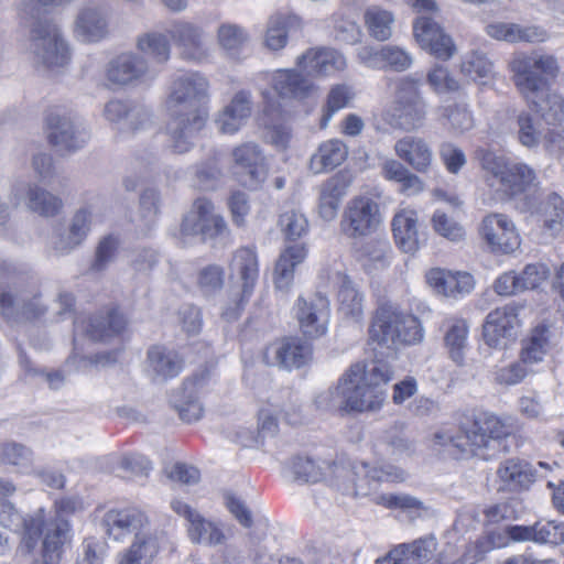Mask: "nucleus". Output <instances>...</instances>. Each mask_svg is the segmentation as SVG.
<instances>
[{"label":"nucleus","mask_w":564,"mask_h":564,"mask_svg":"<svg viewBox=\"0 0 564 564\" xmlns=\"http://www.w3.org/2000/svg\"><path fill=\"white\" fill-rule=\"evenodd\" d=\"M209 80L198 72L177 75L171 82L165 100L171 116L167 124L170 147L185 153L194 144L208 118Z\"/></svg>","instance_id":"obj_1"},{"label":"nucleus","mask_w":564,"mask_h":564,"mask_svg":"<svg viewBox=\"0 0 564 564\" xmlns=\"http://www.w3.org/2000/svg\"><path fill=\"white\" fill-rule=\"evenodd\" d=\"M511 434V427L492 413H480L463 423L456 433L447 431L434 434V443L454 457L479 456L488 459L489 451H496L501 440Z\"/></svg>","instance_id":"obj_2"},{"label":"nucleus","mask_w":564,"mask_h":564,"mask_svg":"<svg viewBox=\"0 0 564 564\" xmlns=\"http://www.w3.org/2000/svg\"><path fill=\"white\" fill-rule=\"evenodd\" d=\"M44 7H56V0L21 1L22 12L30 17L28 48L36 65L47 69L64 67L70 59L68 43L54 19L41 15Z\"/></svg>","instance_id":"obj_3"},{"label":"nucleus","mask_w":564,"mask_h":564,"mask_svg":"<svg viewBox=\"0 0 564 564\" xmlns=\"http://www.w3.org/2000/svg\"><path fill=\"white\" fill-rule=\"evenodd\" d=\"M477 158L489 186L505 195H522L539 185L535 170L524 162L510 161L488 149L477 150Z\"/></svg>","instance_id":"obj_4"},{"label":"nucleus","mask_w":564,"mask_h":564,"mask_svg":"<svg viewBox=\"0 0 564 564\" xmlns=\"http://www.w3.org/2000/svg\"><path fill=\"white\" fill-rule=\"evenodd\" d=\"M369 335L373 341L391 349L415 345L424 336L419 318L390 302L381 303L377 308Z\"/></svg>","instance_id":"obj_5"},{"label":"nucleus","mask_w":564,"mask_h":564,"mask_svg":"<svg viewBox=\"0 0 564 564\" xmlns=\"http://www.w3.org/2000/svg\"><path fill=\"white\" fill-rule=\"evenodd\" d=\"M511 79L523 98H532L560 74V64L552 54L519 53L509 63Z\"/></svg>","instance_id":"obj_6"},{"label":"nucleus","mask_w":564,"mask_h":564,"mask_svg":"<svg viewBox=\"0 0 564 564\" xmlns=\"http://www.w3.org/2000/svg\"><path fill=\"white\" fill-rule=\"evenodd\" d=\"M111 9L106 3L88 1L82 4L73 21V35L84 44H96L110 35Z\"/></svg>","instance_id":"obj_7"},{"label":"nucleus","mask_w":564,"mask_h":564,"mask_svg":"<svg viewBox=\"0 0 564 564\" xmlns=\"http://www.w3.org/2000/svg\"><path fill=\"white\" fill-rule=\"evenodd\" d=\"M47 137L52 145L61 152H74L82 149L90 138L85 124L77 117L51 110L46 116Z\"/></svg>","instance_id":"obj_8"},{"label":"nucleus","mask_w":564,"mask_h":564,"mask_svg":"<svg viewBox=\"0 0 564 564\" xmlns=\"http://www.w3.org/2000/svg\"><path fill=\"white\" fill-rule=\"evenodd\" d=\"M380 224L379 204L371 197L359 195L347 203L340 228L349 238H361L376 231Z\"/></svg>","instance_id":"obj_9"},{"label":"nucleus","mask_w":564,"mask_h":564,"mask_svg":"<svg viewBox=\"0 0 564 564\" xmlns=\"http://www.w3.org/2000/svg\"><path fill=\"white\" fill-rule=\"evenodd\" d=\"M226 232L227 224L224 217L214 213L213 203L205 197L194 202L181 225V234L184 237L199 236L203 241L224 236Z\"/></svg>","instance_id":"obj_10"},{"label":"nucleus","mask_w":564,"mask_h":564,"mask_svg":"<svg viewBox=\"0 0 564 564\" xmlns=\"http://www.w3.org/2000/svg\"><path fill=\"white\" fill-rule=\"evenodd\" d=\"M300 330L307 338H318L328 328L330 306L327 296L315 293L308 297L300 296L293 307Z\"/></svg>","instance_id":"obj_11"},{"label":"nucleus","mask_w":564,"mask_h":564,"mask_svg":"<svg viewBox=\"0 0 564 564\" xmlns=\"http://www.w3.org/2000/svg\"><path fill=\"white\" fill-rule=\"evenodd\" d=\"M346 412L376 411L383 404L384 389L371 388L362 380V366L352 365L344 375Z\"/></svg>","instance_id":"obj_12"},{"label":"nucleus","mask_w":564,"mask_h":564,"mask_svg":"<svg viewBox=\"0 0 564 564\" xmlns=\"http://www.w3.org/2000/svg\"><path fill=\"white\" fill-rule=\"evenodd\" d=\"M236 174L245 187L257 189L267 178L268 165L260 147L254 142H246L232 151Z\"/></svg>","instance_id":"obj_13"},{"label":"nucleus","mask_w":564,"mask_h":564,"mask_svg":"<svg viewBox=\"0 0 564 564\" xmlns=\"http://www.w3.org/2000/svg\"><path fill=\"white\" fill-rule=\"evenodd\" d=\"M520 306L509 303L491 311L482 326L484 338L487 345L495 348H506L516 339L517 329L520 325L518 318Z\"/></svg>","instance_id":"obj_14"},{"label":"nucleus","mask_w":564,"mask_h":564,"mask_svg":"<svg viewBox=\"0 0 564 564\" xmlns=\"http://www.w3.org/2000/svg\"><path fill=\"white\" fill-rule=\"evenodd\" d=\"M231 273L239 276L242 283L241 296L235 304V308L227 307L223 316L227 321L237 319L240 311L243 308L245 303L248 301L253 292L256 282L259 275L258 259L256 251L252 248H240L232 257L230 264Z\"/></svg>","instance_id":"obj_15"},{"label":"nucleus","mask_w":564,"mask_h":564,"mask_svg":"<svg viewBox=\"0 0 564 564\" xmlns=\"http://www.w3.org/2000/svg\"><path fill=\"white\" fill-rule=\"evenodd\" d=\"M171 508L178 516L187 520V533L193 543L206 546H216L225 543L226 534L219 522L204 518L198 511L181 500H173Z\"/></svg>","instance_id":"obj_16"},{"label":"nucleus","mask_w":564,"mask_h":564,"mask_svg":"<svg viewBox=\"0 0 564 564\" xmlns=\"http://www.w3.org/2000/svg\"><path fill=\"white\" fill-rule=\"evenodd\" d=\"M107 79L118 86L152 80L156 73L151 70L144 56L132 52L112 58L106 69Z\"/></svg>","instance_id":"obj_17"},{"label":"nucleus","mask_w":564,"mask_h":564,"mask_svg":"<svg viewBox=\"0 0 564 564\" xmlns=\"http://www.w3.org/2000/svg\"><path fill=\"white\" fill-rule=\"evenodd\" d=\"M479 234L495 252L511 253L520 247V238L513 223L503 214L484 217Z\"/></svg>","instance_id":"obj_18"},{"label":"nucleus","mask_w":564,"mask_h":564,"mask_svg":"<svg viewBox=\"0 0 564 564\" xmlns=\"http://www.w3.org/2000/svg\"><path fill=\"white\" fill-rule=\"evenodd\" d=\"M56 513L54 518L45 520L44 512L40 509L33 517L24 519V534L20 550L22 553H31L45 530V524L56 522L58 519H64L66 516L74 514L84 510V502L79 497H65L55 502Z\"/></svg>","instance_id":"obj_19"},{"label":"nucleus","mask_w":564,"mask_h":564,"mask_svg":"<svg viewBox=\"0 0 564 564\" xmlns=\"http://www.w3.org/2000/svg\"><path fill=\"white\" fill-rule=\"evenodd\" d=\"M312 358V345L297 337L285 338L267 347L263 359L267 365L285 369L301 368Z\"/></svg>","instance_id":"obj_20"},{"label":"nucleus","mask_w":564,"mask_h":564,"mask_svg":"<svg viewBox=\"0 0 564 564\" xmlns=\"http://www.w3.org/2000/svg\"><path fill=\"white\" fill-rule=\"evenodd\" d=\"M413 33L420 46L435 57L448 59L453 56L455 46L451 36L432 17L420 15L413 24Z\"/></svg>","instance_id":"obj_21"},{"label":"nucleus","mask_w":564,"mask_h":564,"mask_svg":"<svg viewBox=\"0 0 564 564\" xmlns=\"http://www.w3.org/2000/svg\"><path fill=\"white\" fill-rule=\"evenodd\" d=\"M296 66L308 76H332L343 72L346 66V58L334 48L314 47L296 58Z\"/></svg>","instance_id":"obj_22"},{"label":"nucleus","mask_w":564,"mask_h":564,"mask_svg":"<svg viewBox=\"0 0 564 564\" xmlns=\"http://www.w3.org/2000/svg\"><path fill=\"white\" fill-rule=\"evenodd\" d=\"M169 35L187 61H200L206 56L204 29L189 21L176 20L169 29Z\"/></svg>","instance_id":"obj_23"},{"label":"nucleus","mask_w":564,"mask_h":564,"mask_svg":"<svg viewBox=\"0 0 564 564\" xmlns=\"http://www.w3.org/2000/svg\"><path fill=\"white\" fill-rule=\"evenodd\" d=\"M354 475L352 492L356 496H367L371 490L376 489L377 486L382 481H403L405 479V471L393 465L382 466H369L366 463H361L354 467V470L349 473Z\"/></svg>","instance_id":"obj_24"},{"label":"nucleus","mask_w":564,"mask_h":564,"mask_svg":"<svg viewBox=\"0 0 564 564\" xmlns=\"http://www.w3.org/2000/svg\"><path fill=\"white\" fill-rule=\"evenodd\" d=\"M500 482L498 490L520 492L528 490L535 481V469L525 459L508 458L497 469Z\"/></svg>","instance_id":"obj_25"},{"label":"nucleus","mask_w":564,"mask_h":564,"mask_svg":"<svg viewBox=\"0 0 564 564\" xmlns=\"http://www.w3.org/2000/svg\"><path fill=\"white\" fill-rule=\"evenodd\" d=\"M148 523L149 519L145 513L137 508L109 510L101 521L105 533L115 540H120L132 532L140 533L139 531Z\"/></svg>","instance_id":"obj_26"},{"label":"nucleus","mask_w":564,"mask_h":564,"mask_svg":"<svg viewBox=\"0 0 564 564\" xmlns=\"http://www.w3.org/2000/svg\"><path fill=\"white\" fill-rule=\"evenodd\" d=\"M426 281L437 294L456 299L474 289V278L467 272H452L435 268L427 272Z\"/></svg>","instance_id":"obj_27"},{"label":"nucleus","mask_w":564,"mask_h":564,"mask_svg":"<svg viewBox=\"0 0 564 564\" xmlns=\"http://www.w3.org/2000/svg\"><path fill=\"white\" fill-rule=\"evenodd\" d=\"M394 151L398 158L415 172L426 174L431 171L433 150L424 139L414 135L403 137L395 142Z\"/></svg>","instance_id":"obj_28"},{"label":"nucleus","mask_w":564,"mask_h":564,"mask_svg":"<svg viewBox=\"0 0 564 564\" xmlns=\"http://www.w3.org/2000/svg\"><path fill=\"white\" fill-rule=\"evenodd\" d=\"M251 94L246 90L236 93L216 118L218 130L227 134L236 133L251 116Z\"/></svg>","instance_id":"obj_29"},{"label":"nucleus","mask_w":564,"mask_h":564,"mask_svg":"<svg viewBox=\"0 0 564 564\" xmlns=\"http://www.w3.org/2000/svg\"><path fill=\"white\" fill-rule=\"evenodd\" d=\"M182 370V359L174 350L154 345L147 352V371L154 382H165Z\"/></svg>","instance_id":"obj_30"},{"label":"nucleus","mask_w":564,"mask_h":564,"mask_svg":"<svg viewBox=\"0 0 564 564\" xmlns=\"http://www.w3.org/2000/svg\"><path fill=\"white\" fill-rule=\"evenodd\" d=\"M44 313L45 307L37 296L29 299L24 295H14L10 291H0V314L8 321H29Z\"/></svg>","instance_id":"obj_31"},{"label":"nucleus","mask_w":564,"mask_h":564,"mask_svg":"<svg viewBox=\"0 0 564 564\" xmlns=\"http://www.w3.org/2000/svg\"><path fill=\"white\" fill-rule=\"evenodd\" d=\"M436 550L434 538L420 539L411 544H401L378 558L376 564H425Z\"/></svg>","instance_id":"obj_32"},{"label":"nucleus","mask_w":564,"mask_h":564,"mask_svg":"<svg viewBox=\"0 0 564 564\" xmlns=\"http://www.w3.org/2000/svg\"><path fill=\"white\" fill-rule=\"evenodd\" d=\"M69 523L64 519L45 524L40 554L30 564H58L61 547L69 539Z\"/></svg>","instance_id":"obj_33"},{"label":"nucleus","mask_w":564,"mask_h":564,"mask_svg":"<svg viewBox=\"0 0 564 564\" xmlns=\"http://www.w3.org/2000/svg\"><path fill=\"white\" fill-rule=\"evenodd\" d=\"M489 36L510 43L527 42L542 43L549 39V33L541 26H521L514 23H494L486 26Z\"/></svg>","instance_id":"obj_34"},{"label":"nucleus","mask_w":564,"mask_h":564,"mask_svg":"<svg viewBox=\"0 0 564 564\" xmlns=\"http://www.w3.org/2000/svg\"><path fill=\"white\" fill-rule=\"evenodd\" d=\"M392 230L397 245L405 253H415L421 243L417 230V217L414 210L403 209L392 220Z\"/></svg>","instance_id":"obj_35"},{"label":"nucleus","mask_w":564,"mask_h":564,"mask_svg":"<svg viewBox=\"0 0 564 564\" xmlns=\"http://www.w3.org/2000/svg\"><path fill=\"white\" fill-rule=\"evenodd\" d=\"M524 100L549 124H556L564 118V98L551 89L550 83L534 97Z\"/></svg>","instance_id":"obj_36"},{"label":"nucleus","mask_w":564,"mask_h":564,"mask_svg":"<svg viewBox=\"0 0 564 564\" xmlns=\"http://www.w3.org/2000/svg\"><path fill=\"white\" fill-rule=\"evenodd\" d=\"M163 532L137 533L130 547L122 554L119 564H150L158 555Z\"/></svg>","instance_id":"obj_37"},{"label":"nucleus","mask_w":564,"mask_h":564,"mask_svg":"<svg viewBox=\"0 0 564 564\" xmlns=\"http://www.w3.org/2000/svg\"><path fill=\"white\" fill-rule=\"evenodd\" d=\"M271 84L274 91L282 98H304L313 88L310 79L292 68L274 70L271 75Z\"/></svg>","instance_id":"obj_38"},{"label":"nucleus","mask_w":564,"mask_h":564,"mask_svg":"<svg viewBox=\"0 0 564 564\" xmlns=\"http://www.w3.org/2000/svg\"><path fill=\"white\" fill-rule=\"evenodd\" d=\"M392 249L387 240L371 239L356 249V259L368 273L390 265Z\"/></svg>","instance_id":"obj_39"},{"label":"nucleus","mask_w":564,"mask_h":564,"mask_svg":"<svg viewBox=\"0 0 564 564\" xmlns=\"http://www.w3.org/2000/svg\"><path fill=\"white\" fill-rule=\"evenodd\" d=\"M347 155L348 148L343 141L338 139L327 140L321 143L311 156L310 170L315 174L334 170L347 159Z\"/></svg>","instance_id":"obj_40"},{"label":"nucleus","mask_w":564,"mask_h":564,"mask_svg":"<svg viewBox=\"0 0 564 564\" xmlns=\"http://www.w3.org/2000/svg\"><path fill=\"white\" fill-rule=\"evenodd\" d=\"M302 29V20L295 14H274L267 25L265 46L270 51H280L288 43V36L291 32Z\"/></svg>","instance_id":"obj_41"},{"label":"nucleus","mask_w":564,"mask_h":564,"mask_svg":"<svg viewBox=\"0 0 564 564\" xmlns=\"http://www.w3.org/2000/svg\"><path fill=\"white\" fill-rule=\"evenodd\" d=\"M381 173L386 180L399 184V192L406 196L417 195L424 191L422 178L394 159L383 162Z\"/></svg>","instance_id":"obj_42"},{"label":"nucleus","mask_w":564,"mask_h":564,"mask_svg":"<svg viewBox=\"0 0 564 564\" xmlns=\"http://www.w3.org/2000/svg\"><path fill=\"white\" fill-rule=\"evenodd\" d=\"M26 192L28 207L42 216H55L62 208V199L37 185L21 183L15 186L14 193L18 196Z\"/></svg>","instance_id":"obj_43"},{"label":"nucleus","mask_w":564,"mask_h":564,"mask_svg":"<svg viewBox=\"0 0 564 564\" xmlns=\"http://www.w3.org/2000/svg\"><path fill=\"white\" fill-rule=\"evenodd\" d=\"M306 257L304 245H293L286 247L280 254L274 269V283L280 290L290 286L294 276V268Z\"/></svg>","instance_id":"obj_44"},{"label":"nucleus","mask_w":564,"mask_h":564,"mask_svg":"<svg viewBox=\"0 0 564 564\" xmlns=\"http://www.w3.org/2000/svg\"><path fill=\"white\" fill-rule=\"evenodd\" d=\"M202 381L203 378L186 380L181 399L174 402L180 419L185 423L197 422L204 415V406L196 394V388L202 386Z\"/></svg>","instance_id":"obj_45"},{"label":"nucleus","mask_w":564,"mask_h":564,"mask_svg":"<svg viewBox=\"0 0 564 564\" xmlns=\"http://www.w3.org/2000/svg\"><path fill=\"white\" fill-rule=\"evenodd\" d=\"M126 327L124 317L111 311L107 315H97L89 318L86 333L91 340L105 341L109 338L119 335Z\"/></svg>","instance_id":"obj_46"},{"label":"nucleus","mask_w":564,"mask_h":564,"mask_svg":"<svg viewBox=\"0 0 564 564\" xmlns=\"http://www.w3.org/2000/svg\"><path fill=\"white\" fill-rule=\"evenodd\" d=\"M444 343L449 357L458 365L463 364L467 347L468 326L464 319H447L444 323Z\"/></svg>","instance_id":"obj_47"},{"label":"nucleus","mask_w":564,"mask_h":564,"mask_svg":"<svg viewBox=\"0 0 564 564\" xmlns=\"http://www.w3.org/2000/svg\"><path fill=\"white\" fill-rule=\"evenodd\" d=\"M554 520L538 521L533 525H510L506 532L512 541L528 542L532 541L540 544H553Z\"/></svg>","instance_id":"obj_48"},{"label":"nucleus","mask_w":564,"mask_h":564,"mask_svg":"<svg viewBox=\"0 0 564 564\" xmlns=\"http://www.w3.org/2000/svg\"><path fill=\"white\" fill-rule=\"evenodd\" d=\"M135 47L159 64L166 63L171 56L170 42L166 35L160 32H145L138 35Z\"/></svg>","instance_id":"obj_49"},{"label":"nucleus","mask_w":564,"mask_h":564,"mask_svg":"<svg viewBox=\"0 0 564 564\" xmlns=\"http://www.w3.org/2000/svg\"><path fill=\"white\" fill-rule=\"evenodd\" d=\"M33 451L24 444L6 441L0 443V463L13 466L18 471L28 473L33 465Z\"/></svg>","instance_id":"obj_50"},{"label":"nucleus","mask_w":564,"mask_h":564,"mask_svg":"<svg viewBox=\"0 0 564 564\" xmlns=\"http://www.w3.org/2000/svg\"><path fill=\"white\" fill-rule=\"evenodd\" d=\"M365 23L372 37L378 41H387L392 35L394 17L388 10L371 6L365 11Z\"/></svg>","instance_id":"obj_51"},{"label":"nucleus","mask_w":564,"mask_h":564,"mask_svg":"<svg viewBox=\"0 0 564 564\" xmlns=\"http://www.w3.org/2000/svg\"><path fill=\"white\" fill-rule=\"evenodd\" d=\"M550 328L546 325H538L522 348L523 362L534 364L541 361L550 346Z\"/></svg>","instance_id":"obj_52"},{"label":"nucleus","mask_w":564,"mask_h":564,"mask_svg":"<svg viewBox=\"0 0 564 564\" xmlns=\"http://www.w3.org/2000/svg\"><path fill=\"white\" fill-rule=\"evenodd\" d=\"M355 93L352 88L346 84L334 85L326 99L321 118V128H326L333 116L347 107L352 100Z\"/></svg>","instance_id":"obj_53"},{"label":"nucleus","mask_w":564,"mask_h":564,"mask_svg":"<svg viewBox=\"0 0 564 564\" xmlns=\"http://www.w3.org/2000/svg\"><path fill=\"white\" fill-rule=\"evenodd\" d=\"M395 105L400 127L405 130H413L423 126L427 112L426 104L423 98Z\"/></svg>","instance_id":"obj_54"},{"label":"nucleus","mask_w":564,"mask_h":564,"mask_svg":"<svg viewBox=\"0 0 564 564\" xmlns=\"http://www.w3.org/2000/svg\"><path fill=\"white\" fill-rule=\"evenodd\" d=\"M339 312L354 322H359L362 318L364 296L355 289L350 281H344L339 292Z\"/></svg>","instance_id":"obj_55"},{"label":"nucleus","mask_w":564,"mask_h":564,"mask_svg":"<svg viewBox=\"0 0 564 564\" xmlns=\"http://www.w3.org/2000/svg\"><path fill=\"white\" fill-rule=\"evenodd\" d=\"M128 109L121 132L135 133L152 127L153 115L150 108L137 101L129 100Z\"/></svg>","instance_id":"obj_56"},{"label":"nucleus","mask_w":564,"mask_h":564,"mask_svg":"<svg viewBox=\"0 0 564 564\" xmlns=\"http://www.w3.org/2000/svg\"><path fill=\"white\" fill-rule=\"evenodd\" d=\"M462 73L474 82L487 79L492 76L494 64L480 52H471L462 63Z\"/></svg>","instance_id":"obj_57"},{"label":"nucleus","mask_w":564,"mask_h":564,"mask_svg":"<svg viewBox=\"0 0 564 564\" xmlns=\"http://www.w3.org/2000/svg\"><path fill=\"white\" fill-rule=\"evenodd\" d=\"M517 135L521 145L534 149L540 144L542 131L531 113L521 111L517 117Z\"/></svg>","instance_id":"obj_58"},{"label":"nucleus","mask_w":564,"mask_h":564,"mask_svg":"<svg viewBox=\"0 0 564 564\" xmlns=\"http://www.w3.org/2000/svg\"><path fill=\"white\" fill-rule=\"evenodd\" d=\"M118 360V351H102L98 352L94 356H78L77 354H73L68 357L67 364L72 365L78 371L88 372L93 368H104L116 364Z\"/></svg>","instance_id":"obj_59"},{"label":"nucleus","mask_w":564,"mask_h":564,"mask_svg":"<svg viewBox=\"0 0 564 564\" xmlns=\"http://www.w3.org/2000/svg\"><path fill=\"white\" fill-rule=\"evenodd\" d=\"M375 57L383 64L382 67H389L395 72H403L408 69L413 62L408 52L392 45L381 47L376 52Z\"/></svg>","instance_id":"obj_60"},{"label":"nucleus","mask_w":564,"mask_h":564,"mask_svg":"<svg viewBox=\"0 0 564 564\" xmlns=\"http://www.w3.org/2000/svg\"><path fill=\"white\" fill-rule=\"evenodd\" d=\"M346 384L344 376L335 388L318 393L314 400L316 406L324 411H346Z\"/></svg>","instance_id":"obj_61"},{"label":"nucleus","mask_w":564,"mask_h":564,"mask_svg":"<svg viewBox=\"0 0 564 564\" xmlns=\"http://www.w3.org/2000/svg\"><path fill=\"white\" fill-rule=\"evenodd\" d=\"M249 35L247 31L235 23H223L217 30L218 44L226 51H237L247 41Z\"/></svg>","instance_id":"obj_62"},{"label":"nucleus","mask_w":564,"mask_h":564,"mask_svg":"<svg viewBox=\"0 0 564 564\" xmlns=\"http://www.w3.org/2000/svg\"><path fill=\"white\" fill-rule=\"evenodd\" d=\"M279 225L288 240H297L308 232V221L304 214L288 210L280 216Z\"/></svg>","instance_id":"obj_63"},{"label":"nucleus","mask_w":564,"mask_h":564,"mask_svg":"<svg viewBox=\"0 0 564 564\" xmlns=\"http://www.w3.org/2000/svg\"><path fill=\"white\" fill-rule=\"evenodd\" d=\"M292 477L300 482H317L323 476V468L308 457H295L291 465Z\"/></svg>","instance_id":"obj_64"}]
</instances>
